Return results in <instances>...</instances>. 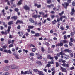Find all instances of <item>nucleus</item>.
I'll return each mask as SVG.
<instances>
[{
  "mask_svg": "<svg viewBox=\"0 0 75 75\" xmlns=\"http://www.w3.org/2000/svg\"><path fill=\"white\" fill-rule=\"evenodd\" d=\"M4 62L6 63H8V61L7 60H6L4 61Z\"/></svg>",
  "mask_w": 75,
  "mask_h": 75,
  "instance_id": "de8ad7c7",
  "label": "nucleus"
},
{
  "mask_svg": "<svg viewBox=\"0 0 75 75\" xmlns=\"http://www.w3.org/2000/svg\"><path fill=\"white\" fill-rule=\"evenodd\" d=\"M34 35L35 37H39L40 36V34L38 33H37L35 34Z\"/></svg>",
  "mask_w": 75,
  "mask_h": 75,
  "instance_id": "cd10ccee",
  "label": "nucleus"
},
{
  "mask_svg": "<svg viewBox=\"0 0 75 75\" xmlns=\"http://www.w3.org/2000/svg\"><path fill=\"white\" fill-rule=\"evenodd\" d=\"M1 33L2 34H5V35H7V30H5V31H2L1 32Z\"/></svg>",
  "mask_w": 75,
  "mask_h": 75,
  "instance_id": "9d476101",
  "label": "nucleus"
},
{
  "mask_svg": "<svg viewBox=\"0 0 75 75\" xmlns=\"http://www.w3.org/2000/svg\"><path fill=\"white\" fill-rule=\"evenodd\" d=\"M51 2V0H48L47 1V3L50 4Z\"/></svg>",
  "mask_w": 75,
  "mask_h": 75,
  "instance_id": "ea45409f",
  "label": "nucleus"
},
{
  "mask_svg": "<svg viewBox=\"0 0 75 75\" xmlns=\"http://www.w3.org/2000/svg\"><path fill=\"white\" fill-rule=\"evenodd\" d=\"M45 44L47 46H48L50 44L48 42H46Z\"/></svg>",
  "mask_w": 75,
  "mask_h": 75,
  "instance_id": "e2e57ef3",
  "label": "nucleus"
},
{
  "mask_svg": "<svg viewBox=\"0 0 75 75\" xmlns=\"http://www.w3.org/2000/svg\"><path fill=\"white\" fill-rule=\"evenodd\" d=\"M24 74H32V71H26L25 72Z\"/></svg>",
  "mask_w": 75,
  "mask_h": 75,
  "instance_id": "39448f33",
  "label": "nucleus"
},
{
  "mask_svg": "<svg viewBox=\"0 0 75 75\" xmlns=\"http://www.w3.org/2000/svg\"><path fill=\"white\" fill-rule=\"evenodd\" d=\"M9 69H10V67L8 66L6 67H5L4 71H8Z\"/></svg>",
  "mask_w": 75,
  "mask_h": 75,
  "instance_id": "6e6552de",
  "label": "nucleus"
},
{
  "mask_svg": "<svg viewBox=\"0 0 75 75\" xmlns=\"http://www.w3.org/2000/svg\"><path fill=\"white\" fill-rule=\"evenodd\" d=\"M11 19H14V20H16L17 19V16H13L11 17Z\"/></svg>",
  "mask_w": 75,
  "mask_h": 75,
  "instance_id": "4468645a",
  "label": "nucleus"
},
{
  "mask_svg": "<svg viewBox=\"0 0 75 75\" xmlns=\"http://www.w3.org/2000/svg\"><path fill=\"white\" fill-rule=\"evenodd\" d=\"M36 50H37V48H32V51H33V52H35V51Z\"/></svg>",
  "mask_w": 75,
  "mask_h": 75,
  "instance_id": "c756f323",
  "label": "nucleus"
},
{
  "mask_svg": "<svg viewBox=\"0 0 75 75\" xmlns=\"http://www.w3.org/2000/svg\"><path fill=\"white\" fill-rule=\"evenodd\" d=\"M64 14V11H63L61 13H59V16H62V14Z\"/></svg>",
  "mask_w": 75,
  "mask_h": 75,
  "instance_id": "c9c22d12",
  "label": "nucleus"
},
{
  "mask_svg": "<svg viewBox=\"0 0 75 75\" xmlns=\"http://www.w3.org/2000/svg\"><path fill=\"white\" fill-rule=\"evenodd\" d=\"M22 1L23 0H20V1L18 3V6H20V5H21V4H22Z\"/></svg>",
  "mask_w": 75,
  "mask_h": 75,
  "instance_id": "ddd939ff",
  "label": "nucleus"
},
{
  "mask_svg": "<svg viewBox=\"0 0 75 75\" xmlns=\"http://www.w3.org/2000/svg\"><path fill=\"white\" fill-rule=\"evenodd\" d=\"M15 58L18 59H20V57H19V55L18 54H17L15 55Z\"/></svg>",
  "mask_w": 75,
  "mask_h": 75,
  "instance_id": "412c9836",
  "label": "nucleus"
},
{
  "mask_svg": "<svg viewBox=\"0 0 75 75\" xmlns=\"http://www.w3.org/2000/svg\"><path fill=\"white\" fill-rule=\"evenodd\" d=\"M68 52L69 53H70L72 52V51L70 50H69V49H66L64 50V52Z\"/></svg>",
  "mask_w": 75,
  "mask_h": 75,
  "instance_id": "0eeeda50",
  "label": "nucleus"
},
{
  "mask_svg": "<svg viewBox=\"0 0 75 75\" xmlns=\"http://www.w3.org/2000/svg\"><path fill=\"white\" fill-rule=\"evenodd\" d=\"M32 17H34V18H36L38 17V15H32Z\"/></svg>",
  "mask_w": 75,
  "mask_h": 75,
  "instance_id": "5701e85b",
  "label": "nucleus"
},
{
  "mask_svg": "<svg viewBox=\"0 0 75 75\" xmlns=\"http://www.w3.org/2000/svg\"><path fill=\"white\" fill-rule=\"evenodd\" d=\"M24 8L26 10H30V7H28V6L27 5H25L24 6Z\"/></svg>",
  "mask_w": 75,
  "mask_h": 75,
  "instance_id": "1a4fd4ad",
  "label": "nucleus"
},
{
  "mask_svg": "<svg viewBox=\"0 0 75 75\" xmlns=\"http://www.w3.org/2000/svg\"><path fill=\"white\" fill-rule=\"evenodd\" d=\"M43 71H44L45 72H46V73H47L48 72V71H47V69L45 68L43 69Z\"/></svg>",
  "mask_w": 75,
  "mask_h": 75,
  "instance_id": "f704fd0d",
  "label": "nucleus"
},
{
  "mask_svg": "<svg viewBox=\"0 0 75 75\" xmlns=\"http://www.w3.org/2000/svg\"><path fill=\"white\" fill-rule=\"evenodd\" d=\"M30 47H35V46H34L33 44H30Z\"/></svg>",
  "mask_w": 75,
  "mask_h": 75,
  "instance_id": "2f4dec72",
  "label": "nucleus"
},
{
  "mask_svg": "<svg viewBox=\"0 0 75 75\" xmlns=\"http://www.w3.org/2000/svg\"><path fill=\"white\" fill-rule=\"evenodd\" d=\"M69 44L70 46L73 45V44L71 42H69Z\"/></svg>",
  "mask_w": 75,
  "mask_h": 75,
  "instance_id": "338daca9",
  "label": "nucleus"
},
{
  "mask_svg": "<svg viewBox=\"0 0 75 75\" xmlns=\"http://www.w3.org/2000/svg\"><path fill=\"white\" fill-rule=\"evenodd\" d=\"M63 63L62 64V65L63 67H66V68H68L69 67V64L67 63L66 64L65 63L66 62V61L65 60H62V62Z\"/></svg>",
  "mask_w": 75,
  "mask_h": 75,
  "instance_id": "f257e3e1",
  "label": "nucleus"
},
{
  "mask_svg": "<svg viewBox=\"0 0 75 75\" xmlns=\"http://www.w3.org/2000/svg\"><path fill=\"white\" fill-rule=\"evenodd\" d=\"M63 45V43L62 42H61L60 43H58L57 44V46L59 47V46H62Z\"/></svg>",
  "mask_w": 75,
  "mask_h": 75,
  "instance_id": "b1692460",
  "label": "nucleus"
},
{
  "mask_svg": "<svg viewBox=\"0 0 75 75\" xmlns=\"http://www.w3.org/2000/svg\"><path fill=\"white\" fill-rule=\"evenodd\" d=\"M13 44H10L9 45V48H11V47H13Z\"/></svg>",
  "mask_w": 75,
  "mask_h": 75,
  "instance_id": "4d7b16f0",
  "label": "nucleus"
},
{
  "mask_svg": "<svg viewBox=\"0 0 75 75\" xmlns=\"http://www.w3.org/2000/svg\"><path fill=\"white\" fill-rule=\"evenodd\" d=\"M51 63L52 64H54V60H53V59H52L51 60Z\"/></svg>",
  "mask_w": 75,
  "mask_h": 75,
  "instance_id": "a18cd8bd",
  "label": "nucleus"
},
{
  "mask_svg": "<svg viewBox=\"0 0 75 75\" xmlns=\"http://www.w3.org/2000/svg\"><path fill=\"white\" fill-rule=\"evenodd\" d=\"M6 47H7V45H4L2 47V48H4L5 49H6Z\"/></svg>",
  "mask_w": 75,
  "mask_h": 75,
  "instance_id": "3c124183",
  "label": "nucleus"
},
{
  "mask_svg": "<svg viewBox=\"0 0 75 75\" xmlns=\"http://www.w3.org/2000/svg\"><path fill=\"white\" fill-rule=\"evenodd\" d=\"M60 29L62 30H64V27H63V26H62L60 27Z\"/></svg>",
  "mask_w": 75,
  "mask_h": 75,
  "instance_id": "603ef678",
  "label": "nucleus"
},
{
  "mask_svg": "<svg viewBox=\"0 0 75 75\" xmlns=\"http://www.w3.org/2000/svg\"><path fill=\"white\" fill-rule=\"evenodd\" d=\"M51 71H53V72H54V71H55V68H53L52 69H51Z\"/></svg>",
  "mask_w": 75,
  "mask_h": 75,
  "instance_id": "774afa93",
  "label": "nucleus"
},
{
  "mask_svg": "<svg viewBox=\"0 0 75 75\" xmlns=\"http://www.w3.org/2000/svg\"><path fill=\"white\" fill-rule=\"evenodd\" d=\"M71 1L72 0H67V2H68V3H71Z\"/></svg>",
  "mask_w": 75,
  "mask_h": 75,
  "instance_id": "8fccbe9b",
  "label": "nucleus"
},
{
  "mask_svg": "<svg viewBox=\"0 0 75 75\" xmlns=\"http://www.w3.org/2000/svg\"><path fill=\"white\" fill-rule=\"evenodd\" d=\"M8 53H10V54H11V52L10 51V50H8Z\"/></svg>",
  "mask_w": 75,
  "mask_h": 75,
  "instance_id": "bf43d9fd",
  "label": "nucleus"
},
{
  "mask_svg": "<svg viewBox=\"0 0 75 75\" xmlns=\"http://www.w3.org/2000/svg\"><path fill=\"white\" fill-rule=\"evenodd\" d=\"M29 55H30L31 56H34V53H30Z\"/></svg>",
  "mask_w": 75,
  "mask_h": 75,
  "instance_id": "a19ab883",
  "label": "nucleus"
},
{
  "mask_svg": "<svg viewBox=\"0 0 75 75\" xmlns=\"http://www.w3.org/2000/svg\"><path fill=\"white\" fill-rule=\"evenodd\" d=\"M11 69H18V67L16 65L13 64L11 65Z\"/></svg>",
  "mask_w": 75,
  "mask_h": 75,
  "instance_id": "f03ea898",
  "label": "nucleus"
},
{
  "mask_svg": "<svg viewBox=\"0 0 75 75\" xmlns=\"http://www.w3.org/2000/svg\"><path fill=\"white\" fill-rule=\"evenodd\" d=\"M41 51L42 52H44V47H41Z\"/></svg>",
  "mask_w": 75,
  "mask_h": 75,
  "instance_id": "79ce46f5",
  "label": "nucleus"
},
{
  "mask_svg": "<svg viewBox=\"0 0 75 75\" xmlns=\"http://www.w3.org/2000/svg\"><path fill=\"white\" fill-rule=\"evenodd\" d=\"M68 42V41H67L66 40H63V43H67Z\"/></svg>",
  "mask_w": 75,
  "mask_h": 75,
  "instance_id": "4c0bfd02",
  "label": "nucleus"
},
{
  "mask_svg": "<svg viewBox=\"0 0 75 75\" xmlns=\"http://www.w3.org/2000/svg\"><path fill=\"white\" fill-rule=\"evenodd\" d=\"M57 22L59 23L60 21V19L59 18H57Z\"/></svg>",
  "mask_w": 75,
  "mask_h": 75,
  "instance_id": "37998d69",
  "label": "nucleus"
},
{
  "mask_svg": "<svg viewBox=\"0 0 75 75\" xmlns=\"http://www.w3.org/2000/svg\"><path fill=\"white\" fill-rule=\"evenodd\" d=\"M69 56L68 55H66L65 56V58L66 59H69Z\"/></svg>",
  "mask_w": 75,
  "mask_h": 75,
  "instance_id": "c85d7f7f",
  "label": "nucleus"
},
{
  "mask_svg": "<svg viewBox=\"0 0 75 75\" xmlns=\"http://www.w3.org/2000/svg\"><path fill=\"white\" fill-rule=\"evenodd\" d=\"M19 23L20 24H23V22L22 21H20V20H18L17 21L16 23V24H17Z\"/></svg>",
  "mask_w": 75,
  "mask_h": 75,
  "instance_id": "423d86ee",
  "label": "nucleus"
},
{
  "mask_svg": "<svg viewBox=\"0 0 75 75\" xmlns=\"http://www.w3.org/2000/svg\"><path fill=\"white\" fill-rule=\"evenodd\" d=\"M38 73L39 75H44V74L43 72L41 71H39L38 72Z\"/></svg>",
  "mask_w": 75,
  "mask_h": 75,
  "instance_id": "9b49d317",
  "label": "nucleus"
},
{
  "mask_svg": "<svg viewBox=\"0 0 75 75\" xmlns=\"http://www.w3.org/2000/svg\"><path fill=\"white\" fill-rule=\"evenodd\" d=\"M13 21H11L8 22V25H11V24H13Z\"/></svg>",
  "mask_w": 75,
  "mask_h": 75,
  "instance_id": "6ab92c4d",
  "label": "nucleus"
},
{
  "mask_svg": "<svg viewBox=\"0 0 75 75\" xmlns=\"http://www.w3.org/2000/svg\"><path fill=\"white\" fill-rule=\"evenodd\" d=\"M33 71L35 72H37L38 71V69H33Z\"/></svg>",
  "mask_w": 75,
  "mask_h": 75,
  "instance_id": "473e14b6",
  "label": "nucleus"
},
{
  "mask_svg": "<svg viewBox=\"0 0 75 75\" xmlns=\"http://www.w3.org/2000/svg\"><path fill=\"white\" fill-rule=\"evenodd\" d=\"M4 75H10V73H9L8 72H6L5 73H4Z\"/></svg>",
  "mask_w": 75,
  "mask_h": 75,
  "instance_id": "7c9ffc66",
  "label": "nucleus"
},
{
  "mask_svg": "<svg viewBox=\"0 0 75 75\" xmlns=\"http://www.w3.org/2000/svg\"><path fill=\"white\" fill-rule=\"evenodd\" d=\"M39 13L40 15H41V14L42 15H44V13L42 12H39Z\"/></svg>",
  "mask_w": 75,
  "mask_h": 75,
  "instance_id": "58836bf2",
  "label": "nucleus"
},
{
  "mask_svg": "<svg viewBox=\"0 0 75 75\" xmlns=\"http://www.w3.org/2000/svg\"><path fill=\"white\" fill-rule=\"evenodd\" d=\"M29 21H30L31 23H34V20H33V19L31 18L29 19Z\"/></svg>",
  "mask_w": 75,
  "mask_h": 75,
  "instance_id": "393cba45",
  "label": "nucleus"
},
{
  "mask_svg": "<svg viewBox=\"0 0 75 75\" xmlns=\"http://www.w3.org/2000/svg\"><path fill=\"white\" fill-rule=\"evenodd\" d=\"M37 58L38 59H41L42 58V56L41 55H39L38 56Z\"/></svg>",
  "mask_w": 75,
  "mask_h": 75,
  "instance_id": "dca6fc26",
  "label": "nucleus"
},
{
  "mask_svg": "<svg viewBox=\"0 0 75 75\" xmlns=\"http://www.w3.org/2000/svg\"><path fill=\"white\" fill-rule=\"evenodd\" d=\"M51 17H52V19L54 18V17H55V15H52Z\"/></svg>",
  "mask_w": 75,
  "mask_h": 75,
  "instance_id": "69168bd1",
  "label": "nucleus"
},
{
  "mask_svg": "<svg viewBox=\"0 0 75 75\" xmlns=\"http://www.w3.org/2000/svg\"><path fill=\"white\" fill-rule=\"evenodd\" d=\"M63 6L65 8H67V7L69 6V3L67 2H65L64 3V4H62Z\"/></svg>",
  "mask_w": 75,
  "mask_h": 75,
  "instance_id": "7ed1b4c3",
  "label": "nucleus"
},
{
  "mask_svg": "<svg viewBox=\"0 0 75 75\" xmlns=\"http://www.w3.org/2000/svg\"><path fill=\"white\" fill-rule=\"evenodd\" d=\"M14 0H11L10 1V3L11 4H13V2H14Z\"/></svg>",
  "mask_w": 75,
  "mask_h": 75,
  "instance_id": "09e8293b",
  "label": "nucleus"
},
{
  "mask_svg": "<svg viewBox=\"0 0 75 75\" xmlns=\"http://www.w3.org/2000/svg\"><path fill=\"white\" fill-rule=\"evenodd\" d=\"M4 52H6V53H8V50H7L5 49L4 50Z\"/></svg>",
  "mask_w": 75,
  "mask_h": 75,
  "instance_id": "49530a36",
  "label": "nucleus"
},
{
  "mask_svg": "<svg viewBox=\"0 0 75 75\" xmlns=\"http://www.w3.org/2000/svg\"><path fill=\"white\" fill-rule=\"evenodd\" d=\"M18 33L19 35V36H21L23 34V33L22 32H18Z\"/></svg>",
  "mask_w": 75,
  "mask_h": 75,
  "instance_id": "a211bd4d",
  "label": "nucleus"
},
{
  "mask_svg": "<svg viewBox=\"0 0 75 75\" xmlns=\"http://www.w3.org/2000/svg\"><path fill=\"white\" fill-rule=\"evenodd\" d=\"M72 5L73 6H75V1H73L72 3Z\"/></svg>",
  "mask_w": 75,
  "mask_h": 75,
  "instance_id": "c03bdc74",
  "label": "nucleus"
},
{
  "mask_svg": "<svg viewBox=\"0 0 75 75\" xmlns=\"http://www.w3.org/2000/svg\"><path fill=\"white\" fill-rule=\"evenodd\" d=\"M10 29H11V26H9L8 27V29L7 30V31L8 33L10 32Z\"/></svg>",
  "mask_w": 75,
  "mask_h": 75,
  "instance_id": "f3484780",
  "label": "nucleus"
},
{
  "mask_svg": "<svg viewBox=\"0 0 75 75\" xmlns=\"http://www.w3.org/2000/svg\"><path fill=\"white\" fill-rule=\"evenodd\" d=\"M59 66V64H58V63L57 62L56 64V66L57 67H58Z\"/></svg>",
  "mask_w": 75,
  "mask_h": 75,
  "instance_id": "0e129e2a",
  "label": "nucleus"
},
{
  "mask_svg": "<svg viewBox=\"0 0 75 75\" xmlns=\"http://www.w3.org/2000/svg\"><path fill=\"white\" fill-rule=\"evenodd\" d=\"M57 23V21L56 20H54L52 21V23L53 24H55V23Z\"/></svg>",
  "mask_w": 75,
  "mask_h": 75,
  "instance_id": "72a5a7b5",
  "label": "nucleus"
},
{
  "mask_svg": "<svg viewBox=\"0 0 75 75\" xmlns=\"http://www.w3.org/2000/svg\"><path fill=\"white\" fill-rule=\"evenodd\" d=\"M53 40H55V41H57V38L56 37H54L53 38Z\"/></svg>",
  "mask_w": 75,
  "mask_h": 75,
  "instance_id": "052dcab7",
  "label": "nucleus"
},
{
  "mask_svg": "<svg viewBox=\"0 0 75 75\" xmlns=\"http://www.w3.org/2000/svg\"><path fill=\"white\" fill-rule=\"evenodd\" d=\"M62 59L61 58H60L59 60V61L60 62H62Z\"/></svg>",
  "mask_w": 75,
  "mask_h": 75,
  "instance_id": "13d9d810",
  "label": "nucleus"
},
{
  "mask_svg": "<svg viewBox=\"0 0 75 75\" xmlns=\"http://www.w3.org/2000/svg\"><path fill=\"white\" fill-rule=\"evenodd\" d=\"M71 11H72L71 12H73L74 13H75V10L74 9V8L72 9Z\"/></svg>",
  "mask_w": 75,
  "mask_h": 75,
  "instance_id": "864d4df0",
  "label": "nucleus"
},
{
  "mask_svg": "<svg viewBox=\"0 0 75 75\" xmlns=\"http://www.w3.org/2000/svg\"><path fill=\"white\" fill-rule=\"evenodd\" d=\"M74 41V39H73V38H71L70 39V42H73Z\"/></svg>",
  "mask_w": 75,
  "mask_h": 75,
  "instance_id": "e433bc0d",
  "label": "nucleus"
},
{
  "mask_svg": "<svg viewBox=\"0 0 75 75\" xmlns=\"http://www.w3.org/2000/svg\"><path fill=\"white\" fill-rule=\"evenodd\" d=\"M47 59H53V57L50 55H48L47 56Z\"/></svg>",
  "mask_w": 75,
  "mask_h": 75,
  "instance_id": "f8f14e48",
  "label": "nucleus"
},
{
  "mask_svg": "<svg viewBox=\"0 0 75 75\" xmlns=\"http://www.w3.org/2000/svg\"><path fill=\"white\" fill-rule=\"evenodd\" d=\"M59 54L61 55H65V54L63 53V52H61L59 53Z\"/></svg>",
  "mask_w": 75,
  "mask_h": 75,
  "instance_id": "a878e982",
  "label": "nucleus"
},
{
  "mask_svg": "<svg viewBox=\"0 0 75 75\" xmlns=\"http://www.w3.org/2000/svg\"><path fill=\"white\" fill-rule=\"evenodd\" d=\"M74 69V67H71L70 68V70H73Z\"/></svg>",
  "mask_w": 75,
  "mask_h": 75,
  "instance_id": "5fc2aeb1",
  "label": "nucleus"
},
{
  "mask_svg": "<svg viewBox=\"0 0 75 75\" xmlns=\"http://www.w3.org/2000/svg\"><path fill=\"white\" fill-rule=\"evenodd\" d=\"M19 10L18 9V8H16L15 9V11H16V12H17Z\"/></svg>",
  "mask_w": 75,
  "mask_h": 75,
  "instance_id": "6e6d98bb",
  "label": "nucleus"
},
{
  "mask_svg": "<svg viewBox=\"0 0 75 75\" xmlns=\"http://www.w3.org/2000/svg\"><path fill=\"white\" fill-rule=\"evenodd\" d=\"M61 69L62 70V72H65L66 73H67V70H66V69L64 68L63 67H61Z\"/></svg>",
  "mask_w": 75,
  "mask_h": 75,
  "instance_id": "20e7f679",
  "label": "nucleus"
},
{
  "mask_svg": "<svg viewBox=\"0 0 75 75\" xmlns=\"http://www.w3.org/2000/svg\"><path fill=\"white\" fill-rule=\"evenodd\" d=\"M36 63L37 64H38V65H41L42 64V63L41 62L39 61H37Z\"/></svg>",
  "mask_w": 75,
  "mask_h": 75,
  "instance_id": "2eb2a0df",
  "label": "nucleus"
},
{
  "mask_svg": "<svg viewBox=\"0 0 75 75\" xmlns=\"http://www.w3.org/2000/svg\"><path fill=\"white\" fill-rule=\"evenodd\" d=\"M25 73V72H23V71H21V74H23L24 75H25L26 74H24V73Z\"/></svg>",
  "mask_w": 75,
  "mask_h": 75,
  "instance_id": "680f3d73",
  "label": "nucleus"
},
{
  "mask_svg": "<svg viewBox=\"0 0 75 75\" xmlns=\"http://www.w3.org/2000/svg\"><path fill=\"white\" fill-rule=\"evenodd\" d=\"M65 18V16H62V17H60V19L61 21H62V19H63V18Z\"/></svg>",
  "mask_w": 75,
  "mask_h": 75,
  "instance_id": "aec40b11",
  "label": "nucleus"
},
{
  "mask_svg": "<svg viewBox=\"0 0 75 75\" xmlns=\"http://www.w3.org/2000/svg\"><path fill=\"white\" fill-rule=\"evenodd\" d=\"M28 27L29 28L32 29V28H33L34 27V26H28Z\"/></svg>",
  "mask_w": 75,
  "mask_h": 75,
  "instance_id": "bb28decb",
  "label": "nucleus"
},
{
  "mask_svg": "<svg viewBox=\"0 0 75 75\" xmlns=\"http://www.w3.org/2000/svg\"><path fill=\"white\" fill-rule=\"evenodd\" d=\"M3 25L5 27L7 28V25L5 23V22H2Z\"/></svg>",
  "mask_w": 75,
  "mask_h": 75,
  "instance_id": "4be33fe9",
  "label": "nucleus"
}]
</instances>
